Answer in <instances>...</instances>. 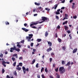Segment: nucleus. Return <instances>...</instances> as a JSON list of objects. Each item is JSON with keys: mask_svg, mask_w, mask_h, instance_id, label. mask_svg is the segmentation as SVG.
<instances>
[{"mask_svg": "<svg viewBox=\"0 0 78 78\" xmlns=\"http://www.w3.org/2000/svg\"><path fill=\"white\" fill-rule=\"evenodd\" d=\"M55 63H54L53 64V67H55Z\"/></svg>", "mask_w": 78, "mask_h": 78, "instance_id": "a18cd8bd", "label": "nucleus"}, {"mask_svg": "<svg viewBox=\"0 0 78 78\" xmlns=\"http://www.w3.org/2000/svg\"><path fill=\"white\" fill-rule=\"evenodd\" d=\"M49 77L50 78H54V77H53L51 75L49 76Z\"/></svg>", "mask_w": 78, "mask_h": 78, "instance_id": "3c124183", "label": "nucleus"}, {"mask_svg": "<svg viewBox=\"0 0 78 78\" xmlns=\"http://www.w3.org/2000/svg\"><path fill=\"white\" fill-rule=\"evenodd\" d=\"M17 47H18L19 48H20V47H21V46H20V45L19 44H17Z\"/></svg>", "mask_w": 78, "mask_h": 78, "instance_id": "2f4dec72", "label": "nucleus"}, {"mask_svg": "<svg viewBox=\"0 0 78 78\" xmlns=\"http://www.w3.org/2000/svg\"><path fill=\"white\" fill-rule=\"evenodd\" d=\"M51 55L54 56V55H55V53H54V52H52Z\"/></svg>", "mask_w": 78, "mask_h": 78, "instance_id": "c03bdc74", "label": "nucleus"}, {"mask_svg": "<svg viewBox=\"0 0 78 78\" xmlns=\"http://www.w3.org/2000/svg\"><path fill=\"white\" fill-rule=\"evenodd\" d=\"M19 59L20 60H21V59H22V57H20Z\"/></svg>", "mask_w": 78, "mask_h": 78, "instance_id": "0e129e2a", "label": "nucleus"}, {"mask_svg": "<svg viewBox=\"0 0 78 78\" xmlns=\"http://www.w3.org/2000/svg\"><path fill=\"white\" fill-rule=\"evenodd\" d=\"M70 64H71V63L70 62H69L67 63V64L66 65V66H69V70L70 68H71V67H70Z\"/></svg>", "mask_w": 78, "mask_h": 78, "instance_id": "423d86ee", "label": "nucleus"}, {"mask_svg": "<svg viewBox=\"0 0 78 78\" xmlns=\"http://www.w3.org/2000/svg\"><path fill=\"white\" fill-rule=\"evenodd\" d=\"M64 69V68L63 67H60L59 68V71L60 72V73L61 74H62L66 72V70Z\"/></svg>", "mask_w": 78, "mask_h": 78, "instance_id": "f03ea898", "label": "nucleus"}, {"mask_svg": "<svg viewBox=\"0 0 78 78\" xmlns=\"http://www.w3.org/2000/svg\"><path fill=\"white\" fill-rule=\"evenodd\" d=\"M6 62L5 61H2V64H6Z\"/></svg>", "mask_w": 78, "mask_h": 78, "instance_id": "72a5a7b5", "label": "nucleus"}, {"mask_svg": "<svg viewBox=\"0 0 78 78\" xmlns=\"http://www.w3.org/2000/svg\"><path fill=\"white\" fill-rule=\"evenodd\" d=\"M32 26H30L31 28H34V29H36V27L35 26L32 27Z\"/></svg>", "mask_w": 78, "mask_h": 78, "instance_id": "bb28decb", "label": "nucleus"}, {"mask_svg": "<svg viewBox=\"0 0 78 78\" xmlns=\"http://www.w3.org/2000/svg\"><path fill=\"white\" fill-rule=\"evenodd\" d=\"M36 67L37 68H39V64L37 63L36 65Z\"/></svg>", "mask_w": 78, "mask_h": 78, "instance_id": "473e14b6", "label": "nucleus"}, {"mask_svg": "<svg viewBox=\"0 0 78 78\" xmlns=\"http://www.w3.org/2000/svg\"><path fill=\"white\" fill-rule=\"evenodd\" d=\"M37 77L38 78H41V77L40 76V75H38L37 76Z\"/></svg>", "mask_w": 78, "mask_h": 78, "instance_id": "13d9d810", "label": "nucleus"}, {"mask_svg": "<svg viewBox=\"0 0 78 78\" xmlns=\"http://www.w3.org/2000/svg\"><path fill=\"white\" fill-rule=\"evenodd\" d=\"M49 60H50V62H51V61H52V58H50Z\"/></svg>", "mask_w": 78, "mask_h": 78, "instance_id": "de8ad7c7", "label": "nucleus"}, {"mask_svg": "<svg viewBox=\"0 0 78 78\" xmlns=\"http://www.w3.org/2000/svg\"><path fill=\"white\" fill-rule=\"evenodd\" d=\"M61 11V9H58L57 10V12H59V11Z\"/></svg>", "mask_w": 78, "mask_h": 78, "instance_id": "4d7b16f0", "label": "nucleus"}, {"mask_svg": "<svg viewBox=\"0 0 78 78\" xmlns=\"http://www.w3.org/2000/svg\"><path fill=\"white\" fill-rule=\"evenodd\" d=\"M38 23H32L31 24L30 26H31H31H33V25H37V24H38Z\"/></svg>", "mask_w": 78, "mask_h": 78, "instance_id": "f8f14e48", "label": "nucleus"}, {"mask_svg": "<svg viewBox=\"0 0 78 78\" xmlns=\"http://www.w3.org/2000/svg\"><path fill=\"white\" fill-rule=\"evenodd\" d=\"M67 23H68V21H65L64 22H63L62 23V25H65V24H67Z\"/></svg>", "mask_w": 78, "mask_h": 78, "instance_id": "2eb2a0df", "label": "nucleus"}, {"mask_svg": "<svg viewBox=\"0 0 78 78\" xmlns=\"http://www.w3.org/2000/svg\"><path fill=\"white\" fill-rule=\"evenodd\" d=\"M48 43V45H49V47H51L52 46V43L50 41H47Z\"/></svg>", "mask_w": 78, "mask_h": 78, "instance_id": "0eeeda50", "label": "nucleus"}, {"mask_svg": "<svg viewBox=\"0 0 78 78\" xmlns=\"http://www.w3.org/2000/svg\"><path fill=\"white\" fill-rule=\"evenodd\" d=\"M12 60L13 61H15V59H16V58H15L12 57Z\"/></svg>", "mask_w": 78, "mask_h": 78, "instance_id": "c85d7f7f", "label": "nucleus"}, {"mask_svg": "<svg viewBox=\"0 0 78 78\" xmlns=\"http://www.w3.org/2000/svg\"><path fill=\"white\" fill-rule=\"evenodd\" d=\"M58 4H55V5H54V9H56L58 7Z\"/></svg>", "mask_w": 78, "mask_h": 78, "instance_id": "a211bd4d", "label": "nucleus"}, {"mask_svg": "<svg viewBox=\"0 0 78 78\" xmlns=\"http://www.w3.org/2000/svg\"><path fill=\"white\" fill-rule=\"evenodd\" d=\"M2 73H4L5 72V69H2Z\"/></svg>", "mask_w": 78, "mask_h": 78, "instance_id": "b1692460", "label": "nucleus"}, {"mask_svg": "<svg viewBox=\"0 0 78 78\" xmlns=\"http://www.w3.org/2000/svg\"><path fill=\"white\" fill-rule=\"evenodd\" d=\"M33 44H34L33 43H31L30 45H31V47H33Z\"/></svg>", "mask_w": 78, "mask_h": 78, "instance_id": "37998d69", "label": "nucleus"}, {"mask_svg": "<svg viewBox=\"0 0 78 78\" xmlns=\"http://www.w3.org/2000/svg\"><path fill=\"white\" fill-rule=\"evenodd\" d=\"M35 61H36V60L33 59V61H32V63H31V64H34V62H35Z\"/></svg>", "mask_w": 78, "mask_h": 78, "instance_id": "412c9836", "label": "nucleus"}, {"mask_svg": "<svg viewBox=\"0 0 78 78\" xmlns=\"http://www.w3.org/2000/svg\"><path fill=\"white\" fill-rule=\"evenodd\" d=\"M17 49V48L16 46H15V45L14 44V46L13 48H10V52H13V50H16Z\"/></svg>", "mask_w": 78, "mask_h": 78, "instance_id": "39448f33", "label": "nucleus"}, {"mask_svg": "<svg viewBox=\"0 0 78 78\" xmlns=\"http://www.w3.org/2000/svg\"><path fill=\"white\" fill-rule=\"evenodd\" d=\"M16 62H15L13 64V66H16Z\"/></svg>", "mask_w": 78, "mask_h": 78, "instance_id": "ea45409f", "label": "nucleus"}, {"mask_svg": "<svg viewBox=\"0 0 78 78\" xmlns=\"http://www.w3.org/2000/svg\"><path fill=\"white\" fill-rule=\"evenodd\" d=\"M62 65H64V64H65V62H64V61H62Z\"/></svg>", "mask_w": 78, "mask_h": 78, "instance_id": "c9c22d12", "label": "nucleus"}, {"mask_svg": "<svg viewBox=\"0 0 78 78\" xmlns=\"http://www.w3.org/2000/svg\"><path fill=\"white\" fill-rule=\"evenodd\" d=\"M22 30H23V31H24L25 32H27L29 31V30L26 29L25 28H22Z\"/></svg>", "mask_w": 78, "mask_h": 78, "instance_id": "1a4fd4ad", "label": "nucleus"}, {"mask_svg": "<svg viewBox=\"0 0 78 78\" xmlns=\"http://www.w3.org/2000/svg\"><path fill=\"white\" fill-rule=\"evenodd\" d=\"M57 28H58V29H59L60 28V26H57Z\"/></svg>", "mask_w": 78, "mask_h": 78, "instance_id": "338daca9", "label": "nucleus"}, {"mask_svg": "<svg viewBox=\"0 0 78 78\" xmlns=\"http://www.w3.org/2000/svg\"><path fill=\"white\" fill-rule=\"evenodd\" d=\"M64 27H65L64 29L65 30H68L69 29V27H68L66 26H64Z\"/></svg>", "mask_w": 78, "mask_h": 78, "instance_id": "9b49d317", "label": "nucleus"}, {"mask_svg": "<svg viewBox=\"0 0 78 78\" xmlns=\"http://www.w3.org/2000/svg\"><path fill=\"white\" fill-rule=\"evenodd\" d=\"M69 36L70 37V39H72V36H71V34H70L69 35Z\"/></svg>", "mask_w": 78, "mask_h": 78, "instance_id": "a19ab883", "label": "nucleus"}, {"mask_svg": "<svg viewBox=\"0 0 78 78\" xmlns=\"http://www.w3.org/2000/svg\"><path fill=\"white\" fill-rule=\"evenodd\" d=\"M74 8H75V5H73L72 6V8H73V9H74Z\"/></svg>", "mask_w": 78, "mask_h": 78, "instance_id": "680f3d73", "label": "nucleus"}, {"mask_svg": "<svg viewBox=\"0 0 78 78\" xmlns=\"http://www.w3.org/2000/svg\"><path fill=\"white\" fill-rule=\"evenodd\" d=\"M45 72H46V73L48 72V70H47V68H45Z\"/></svg>", "mask_w": 78, "mask_h": 78, "instance_id": "e433bc0d", "label": "nucleus"}, {"mask_svg": "<svg viewBox=\"0 0 78 78\" xmlns=\"http://www.w3.org/2000/svg\"><path fill=\"white\" fill-rule=\"evenodd\" d=\"M0 57L1 58H2V57H3V54H1L0 55Z\"/></svg>", "mask_w": 78, "mask_h": 78, "instance_id": "4c0bfd02", "label": "nucleus"}, {"mask_svg": "<svg viewBox=\"0 0 78 78\" xmlns=\"http://www.w3.org/2000/svg\"><path fill=\"white\" fill-rule=\"evenodd\" d=\"M65 9V7H63L61 8V9Z\"/></svg>", "mask_w": 78, "mask_h": 78, "instance_id": "052dcab7", "label": "nucleus"}, {"mask_svg": "<svg viewBox=\"0 0 78 78\" xmlns=\"http://www.w3.org/2000/svg\"><path fill=\"white\" fill-rule=\"evenodd\" d=\"M67 32L68 34H70V30H68Z\"/></svg>", "mask_w": 78, "mask_h": 78, "instance_id": "5fc2aeb1", "label": "nucleus"}, {"mask_svg": "<svg viewBox=\"0 0 78 78\" xmlns=\"http://www.w3.org/2000/svg\"><path fill=\"white\" fill-rule=\"evenodd\" d=\"M34 4L35 5H37V6H39L40 5H41V3H37L36 2L34 3Z\"/></svg>", "mask_w": 78, "mask_h": 78, "instance_id": "ddd939ff", "label": "nucleus"}, {"mask_svg": "<svg viewBox=\"0 0 78 78\" xmlns=\"http://www.w3.org/2000/svg\"><path fill=\"white\" fill-rule=\"evenodd\" d=\"M17 54H15L13 55V57L16 56H17Z\"/></svg>", "mask_w": 78, "mask_h": 78, "instance_id": "49530a36", "label": "nucleus"}, {"mask_svg": "<svg viewBox=\"0 0 78 78\" xmlns=\"http://www.w3.org/2000/svg\"><path fill=\"white\" fill-rule=\"evenodd\" d=\"M56 18L57 19H59V17L57 16H56Z\"/></svg>", "mask_w": 78, "mask_h": 78, "instance_id": "603ef678", "label": "nucleus"}, {"mask_svg": "<svg viewBox=\"0 0 78 78\" xmlns=\"http://www.w3.org/2000/svg\"><path fill=\"white\" fill-rule=\"evenodd\" d=\"M6 78H11V77H9V75H7L6 76Z\"/></svg>", "mask_w": 78, "mask_h": 78, "instance_id": "8fccbe9b", "label": "nucleus"}, {"mask_svg": "<svg viewBox=\"0 0 78 78\" xmlns=\"http://www.w3.org/2000/svg\"><path fill=\"white\" fill-rule=\"evenodd\" d=\"M55 14H56L57 15H58V14H60V12H55Z\"/></svg>", "mask_w": 78, "mask_h": 78, "instance_id": "393cba45", "label": "nucleus"}, {"mask_svg": "<svg viewBox=\"0 0 78 78\" xmlns=\"http://www.w3.org/2000/svg\"><path fill=\"white\" fill-rule=\"evenodd\" d=\"M62 36H63V37H65L66 36V34H64L62 35Z\"/></svg>", "mask_w": 78, "mask_h": 78, "instance_id": "6e6d98bb", "label": "nucleus"}, {"mask_svg": "<svg viewBox=\"0 0 78 78\" xmlns=\"http://www.w3.org/2000/svg\"><path fill=\"white\" fill-rule=\"evenodd\" d=\"M16 70H21V68L20 67H17L16 68Z\"/></svg>", "mask_w": 78, "mask_h": 78, "instance_id": "6ab92c4d", "label": "nucleus"}, {"mask_svg": "<svg viewBox=\"0 0 78 78\" xmlns=\"http://www.w3.org/2000/svg\"><path fill=\"white\" fill-rule=\"evenodd\" d=\"M23 70L24 72V74L26 73V71H27V72H28V71H29V69L28 68H27L26 69V68L24 66H23Z\"/></svg>", "mask_w": 78, "mask_h": 78, "instance_id": "20e7f679", "label": "nucleus"}, {"mask_svg": "<svg viewBox=\"0 0 78 78\" xmlns=\"http://www.w3.org/2000/svg\"><path fill=\"white\" fill-rule=\"evenodd\" d=\"M5 23L6 25H7L9 24V23L8 22V21L6 22H5Z\"/></svg>", "mask_w": 78, "mask_h": 78, "instance_id": "cd10ccee", "label": "nucleus"}, {"mask_svg": "<svg viewBox=\"0 0 78 78\" xmlns=\"http://www.w3.org/2000/svg\"><path fill=\"white\" fill-rule=\"evenodd\" d=\"M13 74L14 75L16 76L17 75V72H16V71H15L13 73Z\"/></svg>", "mask_w": 78, "mask_h": 78, "instance_id": "5701e85b", "label": "nucleus"}, {"mask_svg": "<svg viewBox=\"0 0 78 78\" xmlns=\"http://www.w3.org/2000/svg\"><path fill=\"white\" fill-rule=\"evenodd\" d=\"M56 37H58V34L57 33H56L55 34Z\"/></svg>", "mask_w": 78, "mask_h": 78, "instance_id": "bf43d9fd", "label": "nucleus"}, {"mask_svg": "<svg viewBox=\"0 0 78 78\" xmlns=\"http://www.w3.org/2000/svg\"><path fill=\"white\" fill-rule=\"evenodd\" d=\"M73 19H76L77 18V16H73Z\"/></svg>", "mask_w": 78, "mask_h": 78, "instance_id": "79ce46f5", "label": "nucleus"}, {"mask_svg": "<svg viewBox=\"0 0 78 78\" xmlns=\"http://www.w3.org/2000/svg\"><path fill=\"white\" fill-rule=\"evenodd\" d=\"M37 16V14H34V16Z\"/></svg>", "mask_w": 78, "mask_h": 78, "instance_id": "69168bd1", "label": "nucleus"}, {"mask_svg": "<svg viewBox=\"0 0 78 78\" xmlns=\"http://www.w3.org/2000/svg\"><path fill=\"white\" fill-rule=\"evenodd\" d=\"M15 50H16V51H18V52L20 51V49H19V48H17V49L16 48V49Z\"/></svg>", "mask_w": 78, "mask_h": 78, "instance_id": "a878e982", "label": "nucleus"}, {"mask_svg": "<svg viewBox=\"0 0 78 78\" xmlns=\"http://www.w3.org/2000/svg\"><path fill=\"white\" fill-rule=\"evenodd\" d=\"M58 41L59 42H62V40L59 38H58Z\"/></svg>", "mask_w": 78, "mask_h": 78, "instance_id": "aec40b11", "label": "nucleus"}, {"mask_svg": "<svg viewBox=\"0 0 78 78\" xmlns=\"http://www.w3.org/2000/svg\"><path fill=\"white\" fill-rule=\"evenodd\" d=\"M51 50H52V48L50 47L49 48L47 49V51L48 52H49V51H50Z\"/></svg>", "mask_w": 78, "mask_h": 78, "instance_id": "6e6552de", "label": "nucleus"}, {"mask_svg": "<svg viewBox=\"0 0 78 78\" xmlns=\"http://www.w3.org/2000/svg\"><path fill=\"white\" fill-rule=\"evenodd\" d=\"M29 37L27 36L26 37V39H28V42H30L31 41V39L33 37V34H29Z\"/></svg>", "mask_w": 78, "mask_h": 78, "instance_id": "7ed1b4c3", "label": "nucleus"}, {"mask_svg": "<svg viewBox=\"0 0 78 78\" xmlns=\"http://www.w3.org/2000/svg\"><path fill=\"white\" fill-rule=\"evenodd\" d=\"M24 42H25V41L24 40H23L21 42L22 43H24Z\"/></svg>", "mask_w": 78, "mask_h": 78, "instance_id": "e2e57ef3", "label": "nucleus"}, {"mask_svg": "<svg viewBox=\"0 0 78 78\" xmlns=\"http://www.w3.org/2000/svg\"><path fill=\"white\" fill-rule=\"evenodd\" d=\"M65 18H67V17H68V15L67 14H65Z\"/></svg>", "mask_w": 78, "mask_h": 78, "instance_id": "f704fd0d", "label": "nucleus"}, {"mask_svg": "<svg viewBox=\"0 0 78 78\" xmlns=\"http://www.w3.org/2000/svg\"><path fill=\"white\" fill-rule=\"evenodd\" d=\"M23 64L22 63V62H20V63H19V65L21 66V67H22V65Z\"/></svg>", "mask_w": 78, "mask_h": 78, "instance_id": "c756f323", "label": "nucleus"}, {"mask_svg": "<svg viewBox=\"0 0 78 78\" xmlns=\"http://www.w3.org/2000/svg\"><path fill=\"white\" fill-rule=\"evenodd\" d=\"M58 68H57L56 69H55V72H58Z\"/></svg>", "mask_w": 78, "mask_h": 78, "instance_id": "58836bf2", "label": "nucleus"}, {"mask_svg": "<svg viewBox=\"0 0 78 78\" xmlns=\"http://www.w3.org/2000/svg\"><path fill=\"white\" fill-rule=\"evenodd\" d=\"M44 68L43 67L41 69V73H42V72H43V70H44Z\"/></svg>", "mask_w": 78, "mask_h": 78, "instance_id": "7c9ffc66", "label": "nucleus"}, {"mask_svg": "<svg viewBox=\"0 0 78 78\" xmlns=\"http://www.w3.org/2000/svg\"><path fill=\"white\" fill-rule=\"evenodd\" d=\"M37 41L38 42H41V39H37Z\"/></svg>", "mask_w": 78, "mask_h": 78, "instance_id": "4be33fe9", "label": "nucleus"}, {"mask_svg": "<svg viewBox=\"0 0 78 78\" xmlns=\"http://www.w3.org/2000/svg\"><path fill=\"white\" fill-rule=\"evenodd\" d=\"M65 19H68V18H65L64 17V19H62V20H65Z\"/></svg>", "mask_w": 78, "mask_h": 78, "instance_id": "09e8293b", "label": "nucleus"}, {"mask_svg": "<svg viewBox=\"0 0 78 78\" xmlns=\"http://www.w3.org/2000/svg\"><path fill=\"white\" fill-rule=\"evenodd\" d=\"M77 48L74 49L73 51V53H76V52L77 51Z\"/></svg>", "mask_w": 78, "mask_h": 78, "instance_id": "9d476101", "label": "nucleus"}, {"mask_svg": "<svg viewBox=\"0 0 78 78\" xmlns=\"http://www.w3.org/2000/svg\"><path fill=\"white\" fill-rule=\"evenodd\" d=\"M56 75H57L56 78H60V76L58 73H56Z\"/></svg>", "mask_w": 78, "mask_h": 78, "instance_id": "4468645a", "label": "nucleus"}, {"mask_svg": "<svg viewBox=\"0 0 78 78\" xmlns=\"http://www.w3.org/2000/svg\"><path fill=\"white\" fill-rule=\"evenodd\" d=\"M24 27H27V23H24Z\"/></svg>", "mask_w": 78, "mask_h": 78, "instance_id": "864d4df0", "label": "nucleus"}, {"mask_svg": "<svg viewBox=\"0 0 78 78\" xmlns=\"http://www.w3.org/2000/svg\"><path fill=\"white\" fill-rule=\"evenodd\" d=\"M41 20H43V21L39 23H43V22H45V21L47 22V20L48 21L49 20V19L45 17H41Z\"/></svg>", "mask_w": 78, "mask_h": 78, "instance_id": "f257e3e1", "label": "nucleus"}, {"mask_svg": "<svg viewBox=\"0 0 78 78\" xmlns=\"http://www.w3.org/2000/svg\"><path fill=\"white\" fill-rule=\"evenodd\" d=\"M66 47L65 46H64L62 47V49L64 51H66Z\"/></svg>", "mask_w": 78, "mask_h": 78, "instance_id": "f3484780", "label": "nucleus"}, {"mask_svg": "<svg viewBox=\"0 0 78 78\" xmlns=\"http://www.w3.org/2000/svg\"><path fill=\"white\" fill-rule=\"evenodd\" d=\"M33 51L34 52H35L36 51V50L35 49H34L33 50Z\"/></svg>", "mask_w": 78, "mask_h": 78, "instance_id": "774afa93", "label": "nucleus"}, {"mask_svg": "<svg viewBox=\"0 0 78 78\" xmlns=\"http://www.w3.org/2000/svg\"><path fill=\"white\" fill-rule=\"evenodd\" d=\"M48 35V32L47 31H46L45 33V37H47Z\"/></svg>", "mask_w": 78, "mask_h": 78, "instance_id": "dca6fc26", "label": "nucleus"}]
</instances>
